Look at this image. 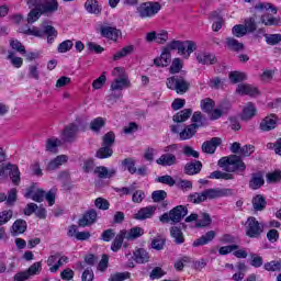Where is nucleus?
Returning <instances> with one entry per match:
<instances>
[{"label": "nucleus", "instance_id": "nucleus-1", "mask_svg": "<svg viewBox=\"0 0 281 281\" xmlns=\"http://www.w3.org/2000/svg\"><path fill=\"white\" fill-rule=\"evenodd\" d=\"M234 194V190L232 189H221V188H215V189H206L202 192H195L192 193L188 196V201H190V203H203L205 201L209 200H213V199H221L223 196H233Z\"/></svg>", "mask_w": 281, "mask_h": 281}, {"label": "nucleus", "instance_id": "nucleus-2", "mask_svg": "<svg viewBox=\"0 0 281 281\" xmlns=\"http://www.w3.org/2000/svg\"><path fill=\"white\" fill-rule=\"evenodd\" d=\"M256 12H261V23L267 26L279 25L280 20L273 18V15L269 14V10H271L272 14H278V9L273 7V4L269 2H259L255 5Z\"/></svg>", "mask_w": 281, "mask_h": 281}, {"label": "nucleus", "instance_id": "nucleus-3", "mask_svg": "<svg viewBox=\"0 0 281 281\" xmlns=\"http://www.w3.org/2000/svg\"><path fill=\"white\" fill-rule=\"evenodd\" d=\"M169 54L170 52L178 49V54L183 56V58H190V54L196 50V43L192 41H172L164 47Z\"/></svg>", "mask_w": 281, "mask_h": 281}, {"label": "nucleus", "instance_id": "nucleus-4", "mask_svg": "<svg viewBox=\"0 0 281 281\" xmlns=\"http://www.w3.org/2000/svg\"><path fill=\"white\" fill-rule=\"evenodd\" d=\"M217 166H220V168H224L226 172H236V170L239 172H245V170H247V166L237 155L221 158Z\"/></svg>", "mask_w": 281, "mask_h": 281}, {"label": "nucleus", "instance_id": "nucleus-5", "mask_svg": "<svg viewBox=\"0 0 281 281\" xmlns=\"http://www.w3.org/2000/svg\"><path fill=\"white\" fill-rule=\"evenodd\" d=\"M161 10V4L159 2L155 1H147V2H142L137 8H136V14L138 19H155L157 14H159Z\"/></svg>", "mask_w": 281, "mask_h": 281}, {"label": "nucleus", "instance_id": "nucleus-6", "mask_svg": "<svg viewBox=\"0 0 281 281\" xmlns=\"http://www.w3.org/2000/svg\"><path fill=\"white\" fill-rule=\"evenodd\" d=\"M25 34L29 36H36L37 38H43V36L47 34V43H54V40L56 36H58L56 29H54L52 25L44 26V31L40 30L38 27H32L26 30Z\"/></svg>", "mask_w": 281, "mask_h": 281}, {"label": "nucleus", "instance_id": "nucleus-7", "mask_svg": "<svg viewBox=\"0 0 281 281\" xmlns=\"http://www.w3.org/2000/svg\"><path fill=\"white\" fill-rule=\"evenodd\" d=\"M178 149V146L176 144L173 145H169L167 147L164 148V153L157 160L156 164H158V166H176L177 164V156L172 153H175V150Z\"/></svg>", "mask_w": 281, "mask_h": 281}, {"label": "nucleus", "instance_id": "nucleus-8", "mask_svg": "<svg viewBox=\"0 0 281 281\" xmlns=\"http://www.w3.org/2000/svg\"><path fill=\"white\" fill-rule=\"evenodd\" d=\"M167 87L177 93H187L190 89V82L179 76L170 77L167 79Z\"/></svg>", "mask_w": 281, "mask_h": 281}, {"label": "nucleus", "instance_id": "nucleus-9", "mask_svg": "<svg viewBox=\"0 0 281 281\" xmlns=\"http://www.w3.org/2000/svg\"><path fill=\"white\" fill-rule=\"evenodd\" d=\"M27 5H35L42 14L58 10V2L56 0H27Z\"/></svg>", "mask_w": 281, "mask_h": 281}, {"label": "nucleus", "instance_id": "nucleus-10", "mask_svg": "<svg viewBox=\"0 0 281 281\" xmlns=\"http://www.w3.org/2000/svg\"><path fill=\"white\" fill-rule=\"evenodd\" d=\"M265 232V224L258 222L256 217H248L246 222V235L249 238H258Z\"/></svg>", "mask_w": 281, "mask_h": 281}, {"label": "nucleus", "instance_id": "nucleus-11", "mask_svg": "<svg viewBox=\"0 0 281 281\" xmlns=\"http://www.w3.org/2000/svg\"><path fill=\"white\" fill-rule=\"evenodd\" d=\"M7 175H9L14 186H19V183H21V171H19V167H16L15 165L9 164L7 166H0V179L5 178Z\"/></svg>", "mask_w": 281, "mask_h": 281}, {"label": "nucleus", "instance_id": "nucleus-12", "mask_svg": "<svg viewBox=\"0 0 281 281\" xmlns=\"http://www.w3.org/2000/svg\"><path fill=\"white\" fill-rule=\"evenodd\" d=\"M278 122H280V117L276 114H269L268 116L263 117L259 123V130L262 133H269L270 131H274L278 126Z\"/></svg>", "mask_w": 281, "mask_h": 281}, {"label": "nucleus", "instance_id": "nucleus-13", "mask_svg": "<svg viewBox=\"0 0 281 281\" xmlns=\"http://www.w3.org/2000/svg\"><path fill=\"white\" fill-rule=\"evenodd\" d=\"M155 212H157V206L148 205L139 209L135 214V221H146L147 218H153L155 216Z\"/></svg>", "mask_w": 281, "mask_h": 281}, {"label": "nucleus", "instance_id": "nucleus-14", "mask_svg": "<svg viewBox=\"0 0 281 281\" xmlns=\"http://www.w3.org/2000/svg\"><path fill=\"white\" fill-rule=\"evenodd\" d=\"M236 93H238V95H250V98H256L260 92L258 91V88L252 85L240 83L236 88Z\"/></svg>", "mask_w": 281, "mask_h": 281}, {"label": "nucleus", "instance_id": "nucleus-15", "mask_svg": "<svg viewBox=\"0 0 281 281\" xmlns=\"http://www.w3.org/2000/svg\"><path fill=\"white\" fill-rule=\"evenodd\" d=\"M98 218V212L95 210L87 211L78 221L79 227H89L95 223Z\"/></svg>", "mask_w": 281, "mask_h": 281}, {"label": "nucleus", "instance_id": "nucleus-16", "mask_svg": "<svg viewBox=\"0 0 281 281\" xmlns=\"http://www.w3.org/2000/svg\"><path fill=\"white\" fill-rule=\"evenodd\" d=\"M98 32H100L101 36L104 38H110V41H117V36H120V30H116L115 26H106L101 25L98 29Z\"/></svg>", "mask_w": 281, "mask_h": 281}, {"label": "nucleus", "instance_id": "nucleus-17", "mask_svg": "<svg viewBox=\"0 0 281 281\" xmlns=\"http://www.w3.org/2000/svg\"><path fill=\"white\" fill-rule=\"evenodd\" d=\"M169 216L172 223H180L184 216H188V207L178 205L169 212Z\"/></svg>", "mask_w": 281, "mask_h": 281}, {"label": "nucleus", "instance_id": "nucleus-18", "mask_svg": "<svg viewBox=\"0 0 281 281\" xmlns=\"http://www.w3.org/2000/svg\"><path fill=\"white\" fill-rule=\"evenodd\" d=\"M25 199H32L36 203H43L45 199V191L43 189L29 188L24 194Z\"/></svg>", "mask_w": 281, "mask_h": 281}, {"label": "nucleus", "instance_id": "nucleus-19", "mask_svg": "<svg viewBox=\"0 0 281 281\" xmlns=\"http://www.w3.org/2000/svg\"><path fill=\"white\" fill-rule=\"evenodd\" d=\"M221 146V138L213 137L211 140H206L202 144V150L203 153H206L207 155H214L216 153V148Z\"/></svg>", "mask_w": 281, "mask_h": 281}, {"label": "nucleus", "instance_id": "nucleus-20", "mask_svg": "<svg viewBox=\"0 0 281 281\" xmlns=\"http://www.w3.org/2000/svg\"><path fill=\"white\" fill-rule=\"evenodd\" d=\"M123 234H125V240H137V238L144 236V228L135 226L128 231L123 229Z\"/></svg>", "mask_w": 281, "mask_h": 281}, {"label": "nucleus", "instance_id": "nucleus-21", "mask_svg": "<svg viewBox=\"0 0 281 281\" xmlns=\"http://www.w3.org/2000/svg\"><path fill=\"white\" fill-rule=\"evenodd\" d=\"M69 161V157L67 155H59L55 159L50 160L46 166V170H58L63 164H67Z\"/></svg>", "mask_w": 281, "mask_h": 281}, {"label": "nucleus", "instance_id": "nucleus-22", "mask_svg": "<svg viewBox=\"0 0 281 281\" xmlns=\"http://www.w3.org/2000/svg\"><path fill=\"white\" fill-rule=\"evenodd\" d=\"M78 135V125L70 124L63 132L64 142H74Z\"/></svg>", "mask_w": 281, "mask_h": 281}, {"label": "nucleus", "instance_id": "nucleus-23", "mask_svg": "<svg viewBox=\"0 0 281 281\" xmlns=\"http://www.w3.org/2000/svg\"><path fill=\"white\" fill-rule=\"evenodd\" d=\"M196 60L201 65H214L216 63V56L206 52L196 53Z\"/></svg>", "mask_w": 281, "mask_h": 281}, {"label": "nucleus", "instance_id": "nucleus-24", "mask_svg": "<svg viewBox=\"0 0 281 281\" xmlns=\"http://www.w3.org/2000/svg\"><path fill=\"white\" fill-rule=\"evenodd\" d=\"M27 229V222L25 220H16L11 226L12 236H19V234H25Z\"/></svg>", "mask_w": 281, "mask_h": 281}, {"label": "nucleus", "instance_id": "nucleus-25", "mask_svg": "<svg viewBox=\"0 0 281 281\" xmlns=\"http://www.w3.org/2000/svg\"><path fill=\"white\" fill-rule=\"evenodd\" d=\"M170 53L162 48L160 57L154 59V65H156V67H168L170 65Z\"/></svg>", "mask_w": 281, "mask_h": 281}, {"label": "nucleus", "instance_id": "nucleus-26", "mask_svg": "<svg viewBox=\"0 0 281 281\" xmlns=\"http://www.w3.org/2000/svg\"><path fill=\"white\" fill-rule=\"evenodd\" d=\"M229 111L228 104H221L217 108H215L213 111L209 112L210 120H220V117H223V115L227 114Z\"/></svg>", "mask_w": 281, "mask_h": 281}, {"label": "nucleus", "instance_id": "nucleus-27", "mask_svg": "<svg viewBox=\"0 0 281 281\" xmlns=\"http://www.w3.org/2000/svg\"><path fill=\"white\" fill-rule=\"evenodd\" d=\"M124 240H126V235L124 231H120L119 234L114 237L111 249L114 252H117L122 249V245H124Z\"/></svg>", "mask_w": 281, "mask_h": 281}, {"label": "nucleus", "instance_id": "nucleus-28", "mask_svg": "<svg viewBox=\"0 0 281 281\" xmlns=\"http://www.w3.org/2000/svg\"><path fill=\"white\" fill-rule=\"evenodd\" d=\"M128 87H131V81L128 80V77L116 78L111 83L112 91H122V89H126Z\"/></svg>", "mask_w": 281, "mask_h": 281}, {"label": "nucleus", "instance_id": "nucleus-29", "mask_svg": "<svg viewBox=\"0 0 281 281\" xmlns=\"http://www.w3.org/2000/svg\"><path fill=\"white\" fill-rule=\"evenodd\" d=\"M215 237L216 233L214 231H209L205 235L193 241V247H201L203 245H207V243H212Z\"/></svg>", "mask_w": 281, "mask_h": 281}, {"label": "nucleus", "instance_id": "nucleus-30", "mask_svg": "<svg viewBox=\"0 0 281 281\" xmlns=\"http://www.w3.org/2000/svg\"><path fill=\"white\" fill-rule=\"evenodd\" d=\"M201 168H203V164H201L199 160H195L184 166V172L186 175H199V172H201Z\"/></svg>", "mask_w": 281, "mask_h": 281}, {"label": "nucleus", "instance_id": "nucleus-31", "mask_svg": "<svg viewBox=\"0 0 281 281\" xmlns=\"http://www.w3.org/2000/svg\"><path fill=\"white\" fill-rule=\"evenodd\" d=\"M265 271H269L270 273H280L281 272V259H276L268 261L263 265Z\"/></svg>", "mask_w": 281, "mask_h": 281}, {"label": "nucleus", "instance_id": "nucleus-32", "mask_svg": "<svg viewBox=\"0 0 281 281\" xmlns=\"http://www.w3.org/2000/svg\"><path fill=\"white\" fill-rule=\"evenodd\" d=\"M256 105H254V103L249 102L247 103L244 109H243V112H241V120H251V117H255L256 116Z\"/></svg>", "mask_w": 281, "mask_h": 281}, {"label": "nucleus", "instance_id": "nucleus-33", "mask_svg": "<svg viewBox=\"0 0 281 281\" xmlns=\"http://www.w3.org/2000/svg\"><path fill=\"white\" fill-rule=\"evenodd\" d=\"M115 169H108L106 167H97L94 169V175H98L99 179H111L115 177Z\"/></svg>", "mask_w": 281, "mask_h": 281}, {"label": "nucleus", "instance_id": "nucleus-34", "mask_svg": "<svg viewBox=\"0 0 281 281\" xmlns=\"http://www.w3.org/2000/svg\"><path fill=\"white\" fill-rule=\"evenodd\" d=\"M226 46L231 52H243L245 49V45L234 37L226 38Z\"/></svg>", "mask_w": 281, "mask_h": 281}, {"label": "nucleus", "instance_id": "nucleus-35", "mask_svg": "<svg viewBox=\"0 0 281 281\" xmlns=\"http://www.w3.org/2000/svg\"><path fill=\"white\" fill-rule=\"evenodd\" d=\"M104 126H106V119L101 116L93 119L90 122V131H92L93 133H98L99 131H102Z\"/></svg>", "mask_w": 281, "mask_h": 281}, {"label": "nucleus", "instance_id": "nucleus-36", "mask_svg": "<svg viewBox=\"0 0 281 281\" xmlns=\"http://www.w3.org/2000/svg\"><path fill=\"white\" fill-rule=\"evenodd\" d=\"M85 8L89 14H100V12H102V8L98 4V0H87Z\"/></svg>", "mask_w": 281, "mask_h": 281}, {"label": "nucleus", "instance_id": "nucleus-37", "mask_svg": "<svg viewBox=\"0 0 281 281\" xmlns=\"http://www.w3.org/2000/svg\"><path fill=\"white\" fill-rule=\"evenodd\" d=\"M196 127L192 124L188 125L182 132L179 133L180 139L183 142L186 139H192L196 135Z\"/></svg>", "mask_w": 281, "mask_h": 281}, {"label": "nucleus", "instance_id": "nucleus-38", "mask_svg": "<svg viewBox=\"0 0 281 281\" xmlns=\"http://www.w3.org/2000/svg\"><path fill=\"white\" fill-rule=\"evenodd\" d=\"M252 207L256 212H262V210L267 207V200L265 199V196L258 194L252 198Z\"/></svg>", "mask_w": 281, "mask_h": 281}, {"label": "nucleus", "instance_id": "nucleus-39", "mask_svg": "<svg viewBox=\"0 0 281 281\" xmlns=\"http://www.w3.org/2000/svg\"><path fill=\"white\" fill-rule=\"evenodd\" d=\"M262 186H265V178H262V175L254 173L249 182V188H251V190H258V188H262Z\"/></svg>", "mask_w": 281, "mask_h": 281}, {"label": "nucleus", "instance_id": "nucleus-40", "mask_svg": "<svg viewBox=\"0 0 281 281\" xmlns=\"http://www.w3.org/2000/svg\"><path fill=\"white\" fill-rule=\"evenodd\" d=\"M134 258L138 265H144L150 260L148 252L144 248H139L134 252Z\"/></svg>", "mask_w": 281, "mask_h": 281}, {"label": "nucleus", "instance_id": "nucleus-41", "mask_svg": "<svg viewBox=\"0 0 281 281\" xmlns=\"http://www.w3.org/2000/svg\"><path fill=\"white\" fill-rule=\"evenodd\" d=\"M30 13L27 15V23H36L38 19H41L43 12H41V9H37L36 5H29Z\"/></svg>", "mask_w": 281, "mask_h": 281}, {"label": "nucleus", "instance_id": "nucleus-42", "mask_svg": "<svg viewBox=\"0 0 281 281\" xmlns=\"http://www.w3.org/2000/svg\"><path fill=\"white\" fill-rule=\"evenodd\" d=\"M190 115H192V109H184L173 115V122H187V120H190Z\"/></svg>", "mask_w": 281, "mask_h": 281}, {"label": "nucleus", "instance_id": "nucleus-43", "mask_svg": "<svg viewBox=\"0 0 281 281\" xmlns=\"http://www.w3.org/2000/svg\"><path fill=\"white\" fill-rule=\"evenodd\" d=\"M122 166L124 170L130 172V175H135V172H137V167H135V159L133 158H125L122 160Z\"/></svg>", "mask_w": 281, "mask_h": 281}, {"label": "nucleus", "instance_id": "nucleus-44", "mask_svg": "<svg viewBox=\"0 0 281 281\" xmlns=\"http://www.w3.org/2000/svg\"><path fill=\"white\" fill-rule=\"evenodd\" d=\"M113 155V148L106 145H101V148L97 151V157L99 159H108Z\"/></svg>", "mask_w": 281, "mask_h": 281}, {"label": "nucleus", "instance_id": "nucleus-45", "mask_svg": "<svg viewBox=\"0 0 281 281\" xmlns=\"http://www.w3.org/2000/svg\"><path fill=\"white\" fill-rule=\"evenodd\" d=\"M58 146H60V139L56 137H52L46 140V150L48 153H57Z\"/></svg>", "mask_w": 281, "mask_h": 281}, {"label": "nucleus", "instance_id": "nucleus-46", "mask_svg": "<svg viewBox=\"0 0 281 281\" xmlns=\"http://www.w3.org/2000/svg\"><path fill=\"white\" fill-rule=\"evenodd\" d=\"M209 179H224L225 181H229L234 179V176L232 173L216 170L210 173Z\"/></svg>", "mask_w": 281, "mask_h": 281}, {"label": "nucleus", "instance_id": "nucleus-47", "mask_svg": "<svg viewBox=\"0 0 281 281\" xmlns=\"http://www.w3.org/2000/svg\"><path fill=\"white\" fill-rule=\"evenodd\" d=\"M212 225V217L207 213H201L200 220H198L196 227H209Z\"/></svg>", "mask_w": 281, "mask_h": 281}, {"label": "nucleus", "instance_id": "nucleus-48", "mask_svg": "<svg viewBox=\"0 0 281 281\" xmlns=\"http://www.w3.org/2000/svg\"><path fill=\"white\" fill-rule=\"evenodd\" d=\"M170 235L175 238V243L177 245H182L184 243L183 233L180 231L179 227H172L170 231Z\"/></svg>", "mask_w": 281, "mask_h": 281}, {"label": "nucleus", "instance_id": "nucleus-49", "mask_svg": "<svg viewBox=\"0 0 281 281\" xmlns=\"http://www.w3.org/2000/svg\"><path fill=\"white\" fill-rule=\"evenodd\" d=\"M246 79H247V74H245V72L233 71L229 74V80L234 85H236L238 82H243V80H246Z\"/></svg>", "mask_w": 281, "mask_h": 281}, {"label": "nucleus", "instance_id": "nucleus-50", "mask_svg": "<svg viewBox=\"0 0 281 281\" xmlns=\"http://www.w3.org/2000/svg\"><path fill=\"white\" fill-rule=\"evenodd\" d=\"M200 106L204 113H212L214 109V100L206 98L201 100Z\"/></svg>", "mask_w": 281, "mask_h": 281}, {"label": "nucleus", "instance_id": "nucleus-51", "mask_svg": "<svg viewBox=\"0 0 281 281\" xmlns=\"http://www.w3.org/2000/svg\"><path fill=\"white\" fill-rule=\"evenodd\" d=\"M7 60H10L11 65L16 69L23 66V58L14 56L13 52L8 53Z\"/></svg>", "mask_w": 281, "mask_h": 281}, {"label": "nucleus", "instance_id": "nucleus-52", "mask_svg": "<svg viewBox=\"0 0 281 281\" xmlns=\"http://www.w3.org/2000/svg\"><path fill=\"white\" fill-rule=\"evenodd\" d=\"M133 46H125L120 52L114 54L113 60H120L121 58H125V56H128L130 54H133Z\"/></svg>", "mask_w": 281, "mask_h": 281}, {"label": "nucleus", "instance_id": "nucleus-53", "mask_svg": "<svg viewBox=\"0 0 281 281\" xmlns=\"http://www.w3.org/2000/svg\"><path fill=\"white\" fill-rule=\"evenodd\" d=\"M72 47L74 42L71 40H66L58 45L57 52H59V54H67Z\"/></svg>", "mask_w": 281, "mask_h": 281}, {"label": "nucleus", "instance_id": "nucleus-54", "mask_svg": "<svg viewBox=\"0 0 281 281\" xmlns=\"http://www.w3.org/2000/svg\"><path fill=\"white\" fill-rule=\"evenodd\" d=\"M191 122H193L191 124L192 126L201 128L203 126V114L201 112H194Z\"/></svg>", "mask_w": 281, "mask_h": 281}, {"label": "nucleus", "instance_id": "nucleus-55", "mask_svg": "<svg viewBox=\"0 0 281 281\" xmlns=\"http://www.w3.org/2000/svg\"><path fill=\"white\" fill-rule=\"evenodd\" d=\"M67 262H69V258L67 256H60L57 259V263H55L54 267L49 268L50 273H56V271H58V269H60V267H63V265H67Z\"/></svg>", "mask_w": 281, "mask_h": 281}, {"label": "nucleus", "instance_id": "nucleus-56", "mask_svg": "<svg viewBox=\"0 0 281 281\" xmlns=\"http://www.w3.org/2000/svg\"><path fill=\"white\" fill-rule=\"evenodd\" d=\"M113 144H115V133L108 132L102 138V145L101 146L112 147Z\"/></svg>", "mask_w": 281, "mask_h": 281}, {"label": "nucleus", "instance_id": "nucleus-57", "mask_svg": "<svg viewBox=\"0 0 281 281\" xmlns=\"http://www.w3.org/2000/svg\"><path fill=\"white\" fill-rule=\"evenodd\" d=\"M232 33L237 38H243V36H245V34H247V29H245V25H243V24H237V25L233 26Z\"/></svg>", "mask_w": 281, "mask_h": 281}, {"label": "nucleus", "instance_id": "nucleus-58", "mask_svg": "<svg viewBox=\"0 0 281 281\" xmlns=\"http://www.w3.org/2000/svg\"><path fill=\"white\" fill-rule=\"evenodd\" d=\"M168 193L165 190H157L151 193V199L155 203H160V201L166 200Z\"/></svg>", "mask_w": 281, "mask_h": 281}, {"label": "nucleus", "instance_id": "nucleus-59", "mask_svg": "<svg viewBox=\"0 0 281 281\" xmlns=\"http://www.w3.org/2000/svg\"><path fill=\"white\" fill-rule=\"evenodd\" d=\"M244 27L246 29V33H254L256 32V30L258 29V26L256 25V18H248L245 20V25Z\"/></svg>", "mask_w": 281, "mask_h": 281}, {"label": "nucleus", "instance_id": "nucleus-60", "mask_svg": "<svg viewBox=\"0 0 281 281\" xmlns=\"http://www.w3.org/2000/svg\"><path fill=\"white\" fill-rule=\"evenodd\" d=\"M183 69V61L180 58H175L170 66V74H179Z\"/></svg>", "mask_w": 281, "mask_h": 281}, {"label": "nucleus", "instance_id": "nucleus-61", "mask_svg": "<svg viewBox=\"0 0 281 281\" xmlns=\"http://www.w3.org/2000/svg\"><path fill=\"white\" fill-rule=\"evenodd\" d=\"M266 43L268 45H278V43H281V34H267Z\"/></svg>", "mask_w": 281, "mask_h": 281}, {"label": "nucleus", "instance_id": "nucleus-62", "mask_svg": "<svg viewBox=\"0 0 281 281\" xmlns=\"http://www.w3.org/2000/svg\"><path fill=\"white\" fill-rule=\"evenodd\" d=\"M94 205H95V207H98V210H109L111 204L104 198H97L94 200Z\"/></svg>", "mask_w": 281, "mask_h": 281}, {"label": "nucleus", "instance_id": "nucleus-63", "mask_svg": "<svg viewBox=\"0 0 281 281\" xmlns=\"http://www.w3.org/2000/svg\"><path fill=\"white\" fill-rule=\"evenodd\" d=\"M164 245H166V239L162 237H156L151 241V248L156 249L157 251H161V249H164Z\"/></svg>", "mask_w": 281, "mask_h": 281}, {"label": "nucleus", "instance_id": "nucleus-64", "mask_svg": "<svg viewBox=\"0 0 281 281\" xmlns=\"http://www.w3.org/2000/svg\"><path fill=\"white\" fill-rule=\"evenodd\" d=\"M13 216L12 210L0 212V225H5Z\"/></svg>", "mask_w": 281, "mask_h": 281}]
</instances>
